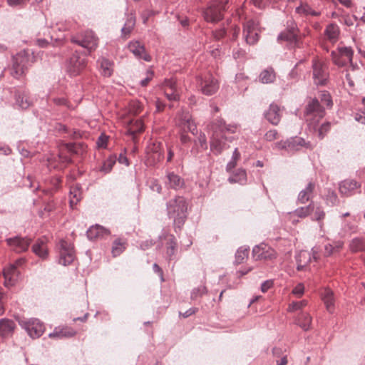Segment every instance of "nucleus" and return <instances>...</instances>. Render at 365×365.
<instances>
[{
  "mask_svg": "<svg viewBox=\"0 0 365 365\" xmlns=\"http://www.w3.org/2000/svg\"><path fill=\"white\" fill-rule=\"evenodd\" d=\"M166 211L169 219L173 221L176 233L181 231L187 219V203L182 196H175L166 203Z\"/></svg>",
  "mask_w": 365,
  "mask_h": 365,
  "instance_id": "f257e3e1",
  "label": "nucleus"
},
{
  "mask_svg": "<svg viewBox=\"0 0 365 365\" xmlns=\"http://www.w3.org/2000/svg\"><path fill=\"white\" fill-rule=\"evenodd\" d=\"M34 56L30 54L28 51H21L18 53L16 56H13L12 58V67L11 68V75L16 78H19L31 66V63Z\"/></svg>",
  "mask_w": 365,
  "mask_h": 365,
  "instance_id": "f03ea898",
  "label": "nucleus"
},
{
  "mask_svg": "<svg viewBox=\"0 0 365 365\" xmlns=\"http://www.w3.org/2000/svg\"><path fill=\"white\" fill-rule=\"evenodd\" d=\"M229 0H212L203 11V17L207 22L215 24L223 18V11Z\"/></svg>",
  "mask_w": 365,
  "mask_h": 365,
  "instance_id": "7ed1b4c3",
  "label": "nucleus"
},
{
  "mask_svg": "<svg viewBox=\"0 0 365 365\" xmlns=\"http://www.w3.org/2000/svg\"><path fill=\"white\" fill-rule=\"evenodd\" d=\"M66 71L71 77L79 76L87 67L85 56L75 51L66 61Z\"/></svg>",
  "mask_w": 365,
  "mask_h": 365,
  "instance_id": "20e7f679",
  "label": "nucleus"
},
{
  "mask_svg": "<svg viewBox=\"0 0 365 365\" xmlns=\"http://www.w3.org/2000/svg\"><path fill=\"white\" fill-rule=\"evenodd\" d=\"M19 324L32 339L39 338L45 331L43 323L36 318L19 319Z\"/></svg>",
  "mask_w": 365,
  "mask_h": 365,
  "instance_id": "39448f33",
  "label": "nucleus"
},
{
  "mask_svg": "<svg viewBox=\"0 0 365 365\" xmlns=\"http://www.w3.org/2000/svg\"><path fill=\"white\" fill-rule=\"evenodd\" d=\"M274 147L279 150H286L288 152H294L301 150L302 148H311L310 142L299 136L291 137L286 140H281L274 143Z\"/></svg>",
  "mask_w": 365,
  "mask_h": 365,
  "instance_id": "423d86ee",
  "label": "nucleus"
},
{
  "mask_svg": "<svg viewBox=\"0 0 365 365\" xmlns=\"http://www.w3.org/2000/svg\"><path fill=\"white\" fill-rule=\"evenodd\" d=\"M175 125L180 131L187 130L193 135L198 134L197 125L189 112H179L175 118Z\"/></svg>",
  "mask_w": 365,
  "mask_h": 365,
  "instance_id": "0eeeda50",
  "label": "nucleus"
},
{
  "mask_svg": "<svg viewBox=\"0 0 365 365\" xmlns=\"http://www.w3.org/2000/svg\"><path fill=\"white\" fill-rule=\"evenodd\" d=\"M312 73L314 84L317 86H324L329 79L328 66L326 63L314 59L312 61Z\"/></svg>",
  "mask_w": 365,
  "mask_h": 365,
  "instance_id": "6e6552de",
  "label": "nucleus"
},
{
  "mask_svg": "<svg viewBox=\"0 0 365 365\" xmlns=\"http://www.w3.org/2000/svg\"><path fill=\"white\" fill-rule=\"evenodd\" d=\"M197 83L200 91L206 96L215 94L219 88L217 80L211 74L198 76L197 78Z\"/></svg>",
  "mask_w": 365,
  "mask_h": 365,
  "instance_id": "1a4fd4ad",
  "label": "nucleus"
},
{
  "mask_svg": "<svg viewBox=\"0 0 365 365\" xmlns=\"http://www.w3.org/2000/svg\"><path fill=\"white\" fill-rule=\"evenodd\" d=\"M71 42L85 48L90 53L98 46V38L92 31H86L78 36L71 38Z\"/></svg>",
  "mask_w": 365,
  "mask_h": 365,
  "instance_id": "9d476101",
  "label": "nucleus"
},
{
  "mask_svg": "<svg viewBox=\"0 0 365 365\" xmlns=\"http://www.w3.org/2000/svg\"><path fill=\"white\" fill-rule=\"evenodd\" d=\"M58 264L63 266L71 264L75 259V253L73 245L64 240H61L58 242Z\"/></svg>",
  "mask_w": 365,
  "mask_h": 365,
  "instance_id": "9b49d317",
  "label": "nucleus"
},
{
  "mask_svg": "<svg viewBox=\"0 0 365 365\" xmlns=\"http://www.w3.org/2000/svg\"><path fill=\"white\" fill-rule=\"evenodd\" d=\"M6 242L11 250L16 253H22L28 250L31 243V239L16 235L6 238Z\"/></svg>",
  "mask_w": 365,
  "mask_h": 365,
  "instance_id": "f8f14e48",
  "label": "nucleus"
},
{
  "mask_svg": "<svg viewBox=\"0 0 365 365\" xmlns=\"http://www.w3.org/2000/svg\"><path fill=\"white\" fill-rule=\"evenodd\" d=\"M228 140L230 141L231 138H227L225 135L219 133L212 134L210 141L211 151L216 155H220L223 150L229 148Z\"/></svg>",
  "mask_w": 365,
  "mask_h": 365,
  "instance_id": "ddd939ff",
  "label": "nucleus"
},
{
  "mask_svg": "<svg viewBox=\"0 0 365 365\" xmlns=\"http://www.w3.org/2000/svg\"><path fill=\"white\" fill-rule=\"evenodd\" d=\"M275 251L269 245L261 243L252 249V256L256 260L272 259L275 257Z\"/></svg>",
  "mask_w": 365,
  "mask_h": 365,
  "instance_id": "4468645a",
  "label": "nucleus"
},
{
  "mask_svg": "<svg viewBox=\"0 0 365 365\" xmlns=\"http://www.w3.org/2000/svg\"><path fill=\"white\" fill-rule=\"evenodd\" d=\"M210 128L212 131V134L219 133L225 135V133H235L237 127L235 125L227 124L224 119L217 118L215 119L210 125Z\"/></svg>",
  "mask_w": 365,
  "mask_h": 365,
  "instance_id": "2eb2a0df",
  "label": "nucleus"
},
{
  "mask_svg": "<svg viewBox=\"0 0 365 365\" xmlns=\"http://www.w3.org/2000/svg\"><path fill=\"white\" fill-rule=\"evenodd\" d=\"M361 185L353 179H346L339 183V192L344 197H349L359 192Z\"/></svg>",
  "mask_w": 365,
  "mask_h": 365,
  "instance_id": "dca6fc26",
  "label": "nucleus"
},
{
  "mask_svg": "<svg viewBox=\"0 0 365 365\" xmlns=\"http://www.w3.org/2000/svg\"><path fill=\"white\" fill-rule=\"evenodd\" d=\"M264 118L272 125H277L282 118V110L279 105L272 102L263 113Z\"/></svg>",
  "mask_w": 365,
  "mask_h": 365,
  "instance_id": "f3484780",
  "label": "nucleus"
},
{
  "mask_svg": "<svg viewBox=\"0 0 365 365\" xmlns=\"http://www.w3.org/2000/svg\"><path fill=\"white\" fill-rule=\"evenodd\" d=\"M159 237L166 241L165 247L167 259H173L177 250V240L175 237L172 234L164 232Z\"/></svg>",
  "mask_w": 365,
  "mask_h": 365,
  "instance_id": "a211bd4d",
  "label": "nucleus"
},
{
  "mask_svg": "<svg viewBox=\"0 0 365 365\" xmlns=\"http://www.w3.org/2000/svg\"><path fill=\"white\" fill-rule=\"evenodd\" d=\"M128 48L138 59H143L146 62L151 61V56L146 52L144 45L140 41H130L128 43Z\"/></svg>",
  "mask_w": 365,
  "mask_h": 365,
  "instance_id": "6ab92c4d",
  "label": "nucleus"
},
{
  "mask_svg": "<svg viewBox=\"0 0 365 365\" xmlns=\"http://www.w3.org/2000/svg\"><path fill=\"white\" fill-rule=\"evenodd\" d=\"M110 232L104 227L95 225L91 226L86 232V235L90 240L103 239L110 235Z\"/></svg>",
  "mask_w": 365,
  "mask_h": 365,
  "instance_id": "aec40b11",
  "label": "nucleus"
},
{
  "mask_svg": "<svg viewBox=\"0 0 365 365\" xmlns=\"http://www.w3.org/2000/svg\"><path fill=\"white\" fill-rule=\"evenodd\" d=\"M258 22L253 19H250L247 21L243 25V36L247 42V43L250 45H253L256 43V38H253L252 36L250 37L249 35L252 32H255L258 30Z\"/></svg>",
  "mask_w": 365,
  "mask_h": 365,
  "instance_id": "412c9836",
  "label": "nucleus"
},
{
  "mask_svg": "<svg viewBox=\"0 0 365 365\" xmlns=\"http://www.w3.org/2000/svg\"><path fill=\"white\" fill-rule=\"evenodd\" d=\"M16 329V323L14 320L3 318L0 319V336L3 338L11 336Z\"/></svg>",
  "mask_w": 365,
  "mask_h": 365,
  "instance_id": "4be33fe9",
  "label": "nucleus"
},
{
  "mask_svg": "<svg viewBox=\"0 0 365 365\" xmlns=\"http://www.w3.org/2000/svg\"><path fill=\"white\" fill-rule=\"evenodd\" d=\"M295 12L304 17H317L322 14V11L313 9L309 4L307 3H301L295 8Z\"/></svg>",
  "mask_w": 365,
  "mask_h": 365,
  "instance_id": "5701e85b",
  "label": "nucleus"
},
{
  "mask_svg": "<svg viewBox=\"0 0 365 365\" xmlns=\"http://www.w3.org/2000/svg\"><path fill=\"white\" fill-rule=\"evenodd\" d=\"M19 275V272L16 268L15 264H9L7 267L4 269V277L5 279V285L11 286L14 285L16 281H17Z\"/></svg>",
  "mask_w": 365,
  "mask_h": 365,
  "instance_id": "b1692460",
  "label": "nucleus"
},
{
  "mask_svg": "<svg viewBox=\"0 0 365 365\" xmlns=\"http://www.w3.org/2000/svg\"><path fill=\"white\" fill-rule=\"evenodd\" d=\"M277 41L279 42L284 41H287L291 47L301 46V42L298 38L297 33L292 31H284L281 32L277 36Z\"/></svg>",
  "mask_w": 365,
  "mask_h": 365,
  "instance_id": "393cba45",
  "label": "nucleus"
},
{
  "mask_svg": "<svg viewBox=\"0 0 365 365\" xmlns=\"http://www.w3.org/2000/svg\"><path fill=\"white\" fill-rule=\"evenodd\" d=\"M166 179L165 185L168 188L179 190L184 185V180L174 172H168Z\"/></svg>",
  "mask_w": 365,
  "mask_h": 365,
  "instance_id": "a878e982",
  "label": "nucleus"
},
{
  "mask_svg": "<svg viewBox=\"0 0 365 365\" xmlns=\"http://www.w3.org/2000/svg\"><path fill=\"white\" fill-rule=\"evenodd\" d=\"M316 113L319 117H323L324 115V107L320 103L316 98L312 99L306 106L305 114L311 115Z\"/></svg>",
  "mask_w": 365,
  "mask_h": 365,
  "instance_id": "bb28decb",
  "label": "nucleus"
},
{
  "mask_svg": "<svg viewBox=\"0 0 365 365\" xmlns=\"http://www.w3.org/2000/svg\"><path fill=\"white\" fill-rule=\"evenodd\" d=\"M315 188V183L309 182L306 187L301 190L297 196V202L304 204L312 198L313 192Z\"/></svg>",
  "mask_w": 365,
  "mask_h": 365,
  "instance_id": "cd10ccee",
  "label": "nucleus"
},
{
  "mask_svg": "<svg viewBox=\"0 0 365 365\" xmlns=\"http://www.w3.org/2000/svg\"><path fill=\"white\" fill-rule=\"evenodd\" d=\"M33 252L42 259H46L48 256L46 245L43 240L38 239L32 246Z\"/></svg>",
  "mask_w": 365,
  "mask_h": 365,
  "instance_id": "c85d7f7f",
  "label": "nucleus"
},
{
  "mask_svg": "<svg viewBox=\"0 0 365 365\" xmlns=\"http://www.w3.org/2000/svg\"><path fill=\"white\" fill-rule=\"evenodd\" d=\"M48 187L43 190V192L46 195H53L58 191L61 185V178L58 176H52L46 180Z\"/></svg>",
  "mask_w": 365,
  "mask_h": 365,
  "instance_id": "c756f323",
  "label": "nucleus"
},
{
  "mask_svg": "<svg viewBox=\"0 0 365 365\" xmlns=\"http://www.w3.org/2000/svg\"><path fill=\"white\" fill-rule=\"evenodd\" d=\"M297 269L303 270L311 261V254L307 251H301L296 257Z\"/></svg>",
  "mask_w": 365,
  "mask_h": 365,
  "instance_id": "7c9ffc66",
  "label": "nucleus"
},
{
  "mask_svg": "<svg viewBox=\"0 0 365 365\" xmlns=\"http://www.w3.org/2000/svg\"><path fill=\"white\" fill-rule=\"evenodd\" d=\"M49 100L56 106L65 107L68 110H74L75 106L69 101L68 96H49Z\"/></svg>",
  "mask_w": 365,
  "mask_h": 365,
  "instance_id": "2f4dec72",
  "label": "nucleus"
},
{
  "mask_svg": "<svg viewBox=\"0 0 365 365\" xmlns=\"http://www.w3.org/2000/svg\"><path fill=\"white\" fill-rule=\"evenodd\" d=\"M322 300L329 313H333L334 309V293L329 289H325L322 294Z\"/></svg>",
  "mask_w": 365,
  "mask_h": 365,
  "instance_id": "473e14b6",
  "label": "nucleus"
},
{
  "mask_svg": "<svg viewBox=\"0 0 365 365\" xmlns=\"http://www.w3.org/2000/svg\"><path fill=\"white\" fill-rule=\"evenodd\" d=\"M339 34V27L334 23L327 25L324 30V35L331 42H336L338 40Z\"/></svg>",
  "mask_w": 365,
  "mask_h": 365,
  "instance_id": "72a5a7b5",
  "label": "nucleus"
},
{
  "mask_svg": "<svg viewBox=\"0 0 365 365\" xmlns=\"http://www.w3.org/2000/svg\"><path fill=\"white\" fill-rule=\"evenodd\" d=\"M76 332L69 328H55L53 332H51L48 334L50 338H56V339H62V338H68L74 336Z\"/></svg>",
  "mask_w": 365,
  "mask_h": 365,
  "instance_id": "f704fd0d",
  "label": "nucleus"
},
{
  "mask_svg": "<svg viewBox=\"0 0 365 365\" xmlns=\"http://www.w3.org/2000/svg\"><path fill=\"white\" fill-rule=\"evenodd\" d=\"M135 24V17L133 14H130L127 16L126 21L124 26L121 29V36L124 38H128L133 31Z\"/></svg>",
  "mask_w": 365,
  "mask_h": 365,
  "instance_id": "c9c22d12",
  "label": "nucleus"
},
{
  "mask_svg": "<svg viewBox=\"0 0 365 365\" xmlns=\"http://www.w3.org/2000/svg\"><path fill=\"white\" fill-rule=\"evenodd\" d=\"M126 240L121 238L115 239L112 245L111 253L113 257H118L122 254L126 248Z\"/></svg>",
  "mask_w": 365,
  "mask_h": 365,
  "instance_id": "e433bc0d",
  "label": "nucleus"
},
{
  "mask_svg": "<svg viewBox=\"0 0 365 365\" xmlns=\"http://www.w3.org/2000/svg\"><path fill=\"white\" fill-rule=\"evenodd\" d=\"M69 203L70 206L73 207L74 205H77V203L81 199V185L79 184H76L74 186L71 187L70 194H69Z\"/></svg>",
  "mask_w": 365,
  "mask_h": 365,
  "instance_id": "4c0bfd02",
  "label": "nucleus"
},
{
  "mask_svg": "<svg viewBox=\"0 0 365 365\" xmlns=\"http://www.w3.org/2000/svg\"><path fill=\"white\" fill-rule=\"evenodd\" d=\"M230 183L245 185L247 182V173L244 169H238L236 173L228 178Z\"/></svg>",
  "mask_w": 365,
  "mask_h": 365,
  "instance_id": "58836bf2",
  "label": "nucleus"
},
{
  "mask_svg": "<svg viewBox=\"0 0 365 365\" xmlns=\"http://www.w3.org/2000/svg\"><path fill=\"white\" fill-rule=\"evenodd\" d=\"M274 79L275 73L272 68L263 70L259 76V80L262 83H271Z\"/></svg>",
  "mask_w": 365,
  "mask_h": 365,
  "instance_id": "ea45409f",
  "label": "nucleus"
},
{
  "mask_svg": "<svg viewBox=\"0 0 365 365\" xmlns=\"http://www.w3.org/2000/svg\"><path fill=\"white\" fill-rule=\"evenodd\" d=\"M349 247L351 252H365V239L362 237L354 238L349 245Z\"/></svg>",
  "mask_w": 365,
  "mask_h": 365,
  "instance_id": "a19ab883",
  "label": "nucleus"
},
{
  "mask_svg": "<svg viewBox=\"0 0 365 365\" xmlns=\"http://www.w3.org/2000/svg\"><path fill=\"white\" fill-rule=\"evenodd\" d=\"M326 204L329 206L333 207L339 204V200L336 192L330 188L327 189L325 194Z\"/></svg>",
  "mask_w": 365,
  "mask_h": 365,
  "instance_id": "79ce46f5",
  "label": "nucleus"
},
{
  "mask_svg": "<svg viewBox=\"0 0 365 365\" xmlns=\"http://www.w3.org/2000/svg\"><path fill=\"white\" fill-rule=\"evenodd\" d=\"M339 57L344 58L348 63H351L354 51L351 47L340 46L335 51Z\"/></svg>",
  "mask_w": 365,
  "mask_h": 365,
  "instance_id": "37998d69",
  "label": "nucleus"
},
{
  "mask_svg": "<svg viewBox=\"0 0 365 365\" xmlns=\"http://www.w3.org/2000/svg\"><path fill=\"white\" fill-rule=\"evenodd\" d=\"M314 209V203L312 201L307 206L300 207L294 211V214L301 218L306 217L310 215Z\"/></svg>",
  "mask_w": 365,
  "mask_h": 365,
  "instance_id": "c03bdc74",
  "label": "nucleus"
},
{
  "mask_svg": "<svg viewBox=\"0 0 365 365\" xmlns=\"http://www.w3.org/2000/svg\"><path fill=\"white\" fill-rule=\"evenodd\" d=\"M297 324L304 331L310 329L312 317L308 313H302L298 318Z\"/></svg>",
  "mask_w": 365,
  "mask_h": 365,
  "instance_id": "a18cd8bd",
  "label": "nucleus"
},
{
  "mask_svg": "<svg viewBox=\"0 0 365 365\" xmlns=\"http://www.w3.org/2000/svg\"><path fill=\"white\" fill-rule=\"evenodd\" d=\"M15 100L16 104L21 109H26L31 106V102L19 91L15 93Z\"/></svg>",
  "mask_w": 365,
  "mask_h": 365,
  "instance_id": "49530a36",
  "label": "nucleus"
},
{
  "mask_svg": "<svg viewBox=\"0 0 365 365\" xmlns=\"http://www.w3.org/2000/svg\"><path fill=\"white\" fill-rule=\"evenodd\" d=\"M249 251V247H240L235 253V263L237 264L243 263L244 261L248 257Z\"/></svg>",
  "mask_w": 365,
  "mask_h": 365,
  "instance_id": "de8ad7c7",
  "label": "nucleus"
},
{
  "mask_svg": "<svg viewBox=\"0 0 365 365\" xmlns=\"http://www.w3.org/2000/svg\"><path fill=\"white\" fill-rule=\"evenodd\" d=\"M116 156L115 155H110L106 160H104L102 166L100 168V171L104 173H108L111 171L113 165L116 162Z\"/></svg>",
  "mask_w": 365,
  "mask_h": 365,
  "instance_id": "09e8293b",
  "label": "nucleus"
},
{
  "mask_svg": "<svg viewBox=\"0 0 365 365\" xmlns=\"http://www.w3.org/2000/svg\"><path fill=\"white\" fill-rule=\"evenodd\" d=\"M100 68L101 74L104 76H110L112 74L111 63L106 58L100 61Z\"/></svg>",
  "mask_w": 365,
  "mask_h": 365,
  "instance_id": "8fccbe9b",
  "label": "nucleus"
},
{
  "mask_svg": "<svg viewBox=\"0 0 365 365\" xmlns=\"http://www.w3.org/2000/svg\"><path fill=\"white\" fill-rule=\"evenodd\" d=\"M207 292V289L205 285H200L192 289L190 299L192 300H196L199 297H202L203 295L206 294Z\"/></svg>",
  "mask_w": 365,
  "mask_h": 365,
  "instance_id": "3c124183",
  "label": "nucleus"
},
{
  "mask_svg": "<svg viewBox=\"0 0 365 365\" xmlns=\"http://www.w3.org/2000/svg\"><path fill=\"white\" fill-rule=\"evenodd\" d=\"M195 145L199 144L200 148L203 151L207 149V141L206 135L204 133L200 132L197 138L194 140Z\"/></svg>",
  "mask_w": 365,
  "mask_h": 365,
  "instance_id": "603ef678",
  "label": "nucleus"
},
{
  "mask_svg": "<svg viewBox=\"0 0 365 365\" xmlns=\"http://www.w3.org/2000/svg\"><path fill=\"white\" fill-rule=\"evenodd\" d=\"M362 101L363 106L355 113L354 119L359 123L365 125V98H363Z\"/></svg>",
  "mask_w": 365,
  "mask_h": 365,
  "instance_id": "864d4df0",
  "label": "nucleus"
},
{
  "mask_svg": "<svg viewBox=\"0 0 365 365\" xmlns=\"http://www.w3.org/2000/svg\"><path fill=\"white\" fill-rule=\"evenodd\" d=\"M320 103L324 107L326 106L327 108H331L333 105L332 99L330 94L324 91L320 94Z\"/></svg>",
  "mask_w": 365,
  "mask_h": 365,
  "instance_id": "5fc2aeb1",
  "label": "nucleus"
},
{
  "mask_svg": "<svg viewBox=\"0 0 365 365\" xmlns=\"http://www.w3.org/2000/svg\"><path fill=\"white\" fill-rule=\"evenodd\" d=\"M331 58L334 63L340 67H343L348 63L344 58L339 57V55L335 51L331 52Z\"/></svg>",
  "mask_w": 365,
  "mask_h": 365,
  "instance_id": "6e6d98bb",
  "label": "nucleus"
},
{
  "mask_svg": "<svg viewBox=\"0 0 365 365\" xmlns=\"http://www.w3.org/2000/svg\"><path fill=\"white\" fill-rule=\"evenodd\" d=\"M356 70L353 67L351 71H346L345 78L350 87L354 86V79L356 78Z\"/></svg>",
  "mask_w": 365,
  "mask_h": 365,
  "instance_id": "4d7b16f0",
  "label": "nucleus"
},
{
  "mask_svg": "<svg viewBox=\"0 0 365 365\" xmlns=\"http://www.w3.org/2000/svg\"><path fill=\"white\" fill-rule=\"evenodd\" d=\"M165 90L177 91V83L174 78L165 79L163 82Z\"/></svg>",
  "mask_w": 365,
  "mask_h": 365,
  "instance_id": "13d9d810",
  "label": "nucleus"
},
{
  "mask_svg": "<svg viewBox=\"0 0 365 365\" xmlns=\"http://www.w3.org/2000/svg\"><path fill=\"white\" fill-rule=\"evenodd\" d=\"M164 93L169 101H178L180 100V95L177 91H168V90H165Z\"/></svg>",
  "mask_w": 365,
  "mask_h": 365,
  "instance_id": "bf43d9fd",
  "label": "nucleus"
},
{
  "mask_svg": "<svg viewBox=\"0 0 365 365\" xmlns=\"http://www.w3.org/2000/svg\"><path fill=\"white\" fill-rule=\"evenodd\" d=\"M307 305V302L305 300H302L300 302H294L291 304H289L288 310L289 312H294L302 309L303 307Z\"/></svg>",
  "mask_w": 365,
  "mask_h": 365,
  "instance_id": "052dcab7",
  "label": "nucleus"
},
{
  "mask_svg": "<svg viewBox=\"0 0 365 365\" xmlns=\"http://www.w3.org/2000/svg\"><path fill=\"white\" fill-rule=\"evenodd\" d=\"M343 230L346 232L354 233L356 232L357 227L349 221L344 222Z\"/></svg>",
  "mask_w": 365,
  "mask_h": 365,
  "instance_id": "680f3d73",
  "label": "nucleus"
},
{
  "mask_svg": "<svg viewBox=\"0 0 365 365\" xmlns=\"http://www.w3.org/2000/svg\"><path fill=\"white\" fill-rule=\"evenodd\" d=\"M149 187L151 190L160 193L162 192V186L158 180L153 179L150 182Z\"/></svg>",
  "mask_w": 365,
  "mask_h": 365,
  "instance_id": "e2e57ef3",
  "label": "nucleus"
},
{
  "mask_svg": "<svg viewBox=\"0 0 365 365\" xmlns=\"http://www.w3.org/2000/svg\"><path fill=\"white\" fill-rule=\"evenodd\" d=\"M277 135H278V133H277V130L272 129V130H268L264 134V138L267 141L271 142V141L274 140L277 138Z\"/></svg>",
  "mask_w": 365,
  "mask_h": 365,
  "instance_id": "0e129e2a",
  "label": "nucleus"
},
{
  "mask_svg": "<svg viewBox=\"0 0 365 365\" xmlns=\"http://www.w3.org/2000/svg\"><path fill=\"white\" fill-rule=\"evenodd\" d=\"M330 129V123H323L318 130V135L319 138L322 139L324 137L326 133Z\"/></svg>",
  "mask_w": 365,
  "mask_h": 365,
  "instance_id": "69168bd1",
  "label": "nucleus"
},
{
  "mask_svg": "<svg viewBox=\"0 0 365 365\" xmlns=\"http://www.w3.org/2000/svg\"><path fill=\"white\" fill-rule=\"evenodd\" d=\"M226 29L225 27L217 29L212 32L213 36L216 40H220L226 35Z\"/></svg>",
  "mask_w": 365,
  "mask_h": 365,
  "instance_id": "338daca9",
  "label": "nucleus"
},
{
  "mask_svg": "<svg viewBox=\"0 0 365 365\" xmlns=\"http://www.w3.org/2000/svg\"><path fill=\"white\" fill-rule=\"evenodd\" d=\"M108 137L104 135V134H101L98 140H97V142H96V144L98 145V148H106L107 146V143H108Z\"/></svg>",
  "mask_w": 365,
  "mask_h": 365,
  "instance_id": "774afa93",
  "label": "nucleus"
}]
</instances>
